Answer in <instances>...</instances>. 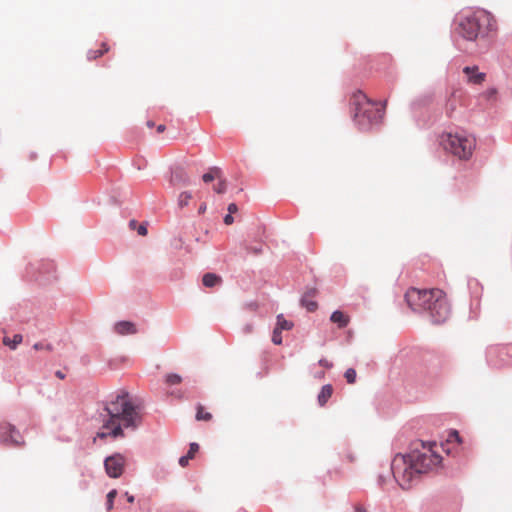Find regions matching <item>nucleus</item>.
Instances as JSON below:
<instances>
[{
    "label": "nucleus",
    "mask_w": 512,
    "mask_h": 512,
    "mask_svg": "<svg viewBox=\"0 0 512 512\" xmlns=\"http://www.w3.org/2000/svg\"><path fill=\"white\" fill-rule=\"evenodd\" d=\"M436 442L417 441L407 454L398 453L391 462V471L395 481L402 489H410L422 474L438 467L442 457Z\"/></svg>",
    "instance_id": "nucleus-1"
},
{
    "label": "nucleus",
    "mask_w": 512,
    "mask_h": 512,
    "mask_svg": "<svg viewBox=\"0 0 512 512\" xmlns=\"http://www.w3.org/2000/svg\"><path fill=\"white\" fill-rule=\"evenodd\" d=\"M104 410L106 414L97 432L99 438L122 437L123 429H135L141 423L140 405L125 391L119 393L114 400L107 402Z\"/></svg>",
    "instance_id": "nucleus-2"
},
{
    "label": "nucleus",
    "mask_w": 512,
    "mask_h": 512,
    "mask_svg": "<svg viewBox=\"0 0 512 512\" xmlns=\"http://www.w3.org/2000/svg\"><path fill=\"white\" fill-rule=\"evenodd\" d=\"M456 32L468 41H476L485 38L497 30V22L494 16L483 9L466 12L457 20Z\"/></svg>",
    "instance_id": "nucleus-3"
},
{
    "label": "nucleus",
    "mask_w": 512,
    "mask_h": 512,
    "mask_svg": "<svg viewBox=\"0 0 512 512\" xmlns=\"http://www.w3.org/2000/svg\"><path fill=\"white\" fill-rule=\"evenodd\" d=\"M435 299L436 306L433 307L441 318H448L450 314V306L446 298V294L441 289H418L410 288L405 294V300L408 306L415 312H427L428 300Z\"/></svg>",
    "instance_id": "nucleus-4"
},
{
    "label": "nucleus",
    "mask_w": 512,
    "mask_h": 512,
    "mask_svg": "<svg viewBox=\"0 0 512 512\" xmlns=\"http://www.w3.org/2000/svg\"><path fill=\"white\" fill-rule=\"evenodd\" d=\"M353 118L361 127L379 123L384 117V106L380 108L370 101L362 91H356L350 98Z\"/></svg>",
    "instance_id": "nucleus-5"
},
{
    "label": "nucleus",
    "mask_w": 512,
    "mask_h": 512,
    "mask_svg": "<svg viewBox=\"0 0 512 512\" xmlns=\"http://www.w3.org/2000/svg\"><path fill=\"white\" fill-rule=\"evenodd\" d=\"M439 143L446 152L460 160L470 159L476 147V139L464 132H444Z\"/></svg>",
    "instance_id": "nucleus-6"
},
{
    "label": "nucleus",
    "mask_w": 512,
    "mask_h": 512,
    "mask_svg": "<svg viewBox=\"0 0 512 512\" xmlns=\"http://www.w3.org/2000/svg\"><path fill=\"white\" fill-rule=\"evenodd\" d=\"M0 441L6 445L20 447L24 445V440L15 426L10 423L0 424Z\"/></svg>",
    "instance_id": "nucleus-7"
},
{
    "label": "nucleus",
    "mask_w": 512,
    "mask_h": 512,
    "mask_svg": "<svg viewBox=\"0 0 512 512\" xmlns=\"http://www.w3.org/2000/svg\"><path fill=\"white\" fill-rule=\"evenodd\" d=\"M125 465L126 459L119 453L107 457L104 461L106 473L111 478L120 477L124 471Z\"/></svg>",
    "instance_id": "nucleus-8"
},
{
    "label": "nucleus",
    "mask_w": 512,
    "mask_h": 512,
    "mask_svg": "<svg viewBox=\"0 0 512 512\" xmlns=\"http://www.w3.org/2000/svg\"><path fill=\"white\" fill-rule=\"evenodd\" d=\"M317 295V289L316 288H309L305 291L301 298V304L309 311L314 312L318 308L317 302L314 300V298Z\"/></svg>",
    "instance_id": "nucleus-9"
},
{
    "label": "nucleus",
    "mask_w": 512,
    "mask_h": 512,
    "mask_svg": "<svg viewBox=\"0 0 512 512\" xmlns=\"http://www.w3.org/2000/svg\"><path fill=\"white\" fill-rule=\"evenodd\" d=\"M463 72L468 77V82L472 84H481L485 80V73L479 72V68L477 66H467L463 69Z\"/></svg>",
    "instance_id": "nucleus-10"
},
{
    "label": "nucleus",
    "mask_w": 512,
    "mask_h": 512,
    "mask_svg": "<svg viewBox=\"0 0 512 512\" xmlns=\"http://www.w3.org/2000/svg\"><path fill=\"white\" fill-rule=\"evenodd\" d=\"M170 182L174 186H186L190 183V178L183 169L179 168L173 171Z\"/></svg>",
    "instance_id": "nucleus-11"
},
{
    "label": "nucleus",
    "mask_w": 512,
    "mask_h": 512,
    "mask_svg": "<svg viewBox=\"0 0 512 512\" xmlns=\"http://www.w3.org/2000/svg\"><path fill=\"white\" fill-rule=\"evenodd\" d=\"M114 330L119 335L135 334L137 332L135 324L129 321H120L116 323Z\"/></svg>",
    "instance_id": "nucleus-12"
},
{
    "label": "nucleus",
    "mask_w": 512,
    "mask_h": 512,
    "mask_svg": "<svg viewBox=\"0 0 512 512\" xmlns=\"http://www.w3.org/2000/svg\"><path fill=\"white\" fill-rule=\"evenodd\" d=\"M330 320L337 324L339 328H345L349 324L350 318L342 311L337 310L332 313Z\"/></svg>",
    "instance_id": "nucleus-13"
},
{
    "label": "nucleus",
    "mask_w": 512,
    "mask_h": 512,
    "mask_svg": "<svg viewBox=\"0 0 512 512\" xmlns=\"http://www.w3.org/2000/svg\"><path fill=\"white\" fill-rule=\"evenodd\" d=\"M333 393V387L330 384L324 385L318 395V403L320 406H324L327 401L331 398Z\"/></svg>",
    "instance_id": "nucleus-14"
},
{
    "label": "nucleus",
    "mask_w": 512,
    "mask_h": 512,
    "mask_svg": "<svg viewBox=\"0 0 512 512\" xmlns=\"http://www.w3.org/2000/svg\"><path fill=\"white\" fill-rule=\"evenodd\" d=\"M108 51H109V46L107 45V43L103 42V43H101L100 49L89 50L87 53V58L89 60H95V59L101 57L102 55H104L105 53H107Z\"/></svg>",
    "instance_id": "nucleus-15"
},
{
    "label": "nucleus",
    "mask_w": 512,
    "mask_h": 512,
    "mask_svg": "<svg viewBox=\"0 0 512 512\" xmlns=\"http://www.w3.org/2000/svg\"><path fill=\"white\" fill-rule=\"evenodd\" d=\"M203 285L206 287H214L221 283V278L213 273H206L202 278Z\"/></svg>",
    "instance_id": "nucleus-16"
},
{
    "label": "nucleus",
    "mask_w": 512,
    "mask_h": 512,
    "mask_svg": "<svg viewBox=\"0 0 512 512\" xmlns=\"http://www.w3.org/2000/svg\"><path fill=\"white\" fill-rule=\"evenodd\" d=\"M435 304H436V301L434 298L431 300H428L427 306H430L431 308H427V313L429 314V316L433 319V321L435 323L444 322L447 318H441V316H439L436 313V310L433 309V307L436 306Z\"/></svg>",
    "instance_id": "nucleus-17"
},
{
    "label": "nucleus",
    "mask_w": 512,
    "mask_h": 512,
    "mask_svg": "<svg viewBox=\"0 0 512 512\" xmlns=\"http://www.w3.org/2000/svg\"><path fill=\"white\" fill-rule=\"evenodd\" d=\"M23 338L20 334H15L12 339L8 336L3 338V344L8 346L10 349L15 350L17 346L22 342Z\"/></svg>",
    "instance_id": "nucleus-18"
},
{
    "label": "nucleus",
    "mask_w": 512,
    "mask_h": 512,
    "mask_svg": "<svg viewBox=\"0 0 512 512\" xmlns=\"http://www.w3.org/2000/svg\"><path fill=\"white\" fill-rule=\"evenodd\" d=\"M222 174L220 168L218 167H212L210 170L205 173L202 177L203 181L205 183H209L215 179H220V175Z\"/></svg>",
    "instance_id": "nucleus-19"
},
{
    "label": "nucleus",
    "mask_w": 512,
    "mask_h": 512,
    "mask_svg": "<svg viewBox=\"0 0 512 512\" xmlns=\"http://www.w3.org/2000/svg\"><path fill=\"white\" fill-rule=\"evenodd\" d=\"M453 442H456L458 444H460L462 442L461 437H460L458 431H456V430H452L449 432L447 440H446V444H441L440 447L449 453V449H446L445 447H446V445L453 443Z\"/></svg>",
    "instance_id": "nucleus-20"
},
{
    "label": "nucleus",
    "mask_w": 512,
    "mask_h": 512,
    "mask_svg": "<svg viewBox=\"0 0 512 512\" xmlns=\"http://www.w3.org/2000/svg\"><path fill=\"white\" fill-rule=\"evenodd\" d=\"M196 419L198 421H210L212 419V414L205 411L202 405L197 406Z\"/></svg>",
    "instance_id": "nucleus-21"
},
{
    "label": "nucleus",
    "mask_w": 512,
    "mask_h": 512,
    "mask_svg": "<svg viewBox=\"0 0 512 512\" xmlns=\"http://www.w3.org/2000/svg\"><path fill=\"white\" fill-rule=\"evenodd\" d=\"M292 327H293L292 322L287 321L283 317V315L280 314L277 316V324H276L277 329L283 331V330H290Z\"/></svg>",
    "instance_id": "nucleus-22"
},
{
    "label": "nucleus",
    "mask_w": 512,
    "mask_h": 512,
    "mask_svg": "<svg viewBox=\"0 0 512 512\" xmlns=\"http://www.w3.org/2000/svg\"><path fill=\"white\" fill-rule=\"evenodd\" d=\"M217 180H218V183L216 185H214V187H213L214 191L218 194L225 193V191L227 189V183H226V180L222 178V174L220 175V179H217Z\"/></svg>",
    "instance_id": "nucleus-23"
},
{
    "label": "nucleus",
    "mask_w": 512,
    "mask_h": 512,
    "mask_svg": "<svg viewBox=\"0 0 512 512\" xmlns=\"http://www.w3.org/2000/svg\"><path fill=\"white\" fill-rule=\"evenodd\" d=\"M192 198V195L190 192H182L179 197H178V205L179 207H184L186 205H188L189 201L191 200Z\"/></svg>",
    "instance_id": "nucleus-24"
},
{
    "label": "nucleus",
    "mask_w": 512,
    "mask_h": 512,
    "mask_svg": "<svg viewBox=\"0 0 512 512\" xmlns=\"http://www.w3.org/2000/svg\"><path fill=\"white\" fill-rule=\"evenodd\" d=\"M181 381H182V378L178 374L172 373V374H168L166 376V383L168 385H177V384L181 383Z\"/></svg>",
    "instance_id": "nucleus-25"
},
{
    "label": "nucleus",
    "mask_w": 512,
    "mask_h": 512,
    "mask_svg": "<svg viewBox=\"0 0 512 512\" xmlns=\"http://www.w3.org/2000/svg\"><path fill=\"white\" fill-rule=\"evenodd\" d=\"M117 496V491L115 489L111 490L107 494V510L111 511L113 508L114 499Z\"/></svg>",
    "instance_id": "nucleus-26"
},
{
    "label": "nucleus",
    "mask_w": 512,
    "mask_h": 512,
    "mask_svg": "<svg viewBox=\"0 0 512 512\" xmlns=\"http://www.w3.org/2000/svg\"><path fill=\"white\" fill-rule=\"evenodd\" d=\"M344 376L349 384H353L356 380V371L353 368H349L346 370Z\"/></svg>",
    "instance_id": "nucleus-27"
},
{
    "label": "nucleus",
    "mask_w": 512,
    "mask_h": 512,
    "mask_svg": "<svg viewBox=\"0 0 512 512\" xmlns=\"http://www.w3.org/2000/svg\"><path fill=\"white\" fill-rule=\"evenodd\" d=\"M281 333L282 331L277 329L275 327V329L273 330V334H272V342L275 344V345H280L282 344V336H281Z\"/></svg>",
    "instance_id": "nucleus-28"
},
{
    "label": "nucleus",
    "mask_w": 512,
    "mask_h": 512,
    "mask_svg": "<svg viewBox=\"0 0 512 512\" xmlns=\"http://www.w3.org/2000/svg\"><path fill=\"white\" fill-rule=\"evenodd\" d=\"M198 450H199V445L197 443H191L187 454L189 455V457L194 458L195 454L198 452Z\"/></svg>",
    "instance_id": "nucleus-29"
},
{
    "label": "nucleus",
    "mask_w": 512,
    "mask_h": 512,
    "mask_svg": "<svg viewBox=\"0 0 512 512\" xmlns=\"http://www.w3.org/2000/svg\"><path fill=\"white\" fill-rule=\"evenodd\" d=\"M193 459L192 457H189L188 454L182 456L180 459H179V464L180 466L182 467H186L188 464H189V461Z\"/></svg>",
    "instance_id": "nucleus-30"
},
{
    "label": "nucleus",
    "mask_w": 512,
    "mask_h": 512,
    "mask_svg": "<svg viewBox=\"0 0 512 512\" xmlns=\"http://www.w3.org/2000/svg\"><path fill=\"white\" fill-rule=\"evenodd\" d=\"M193 459L192 457H189L188 454L182 456L180 459H179V464L180 466L182 467H186L188 464H189V461Z\"/></svg>",
    "instance_id": "nucleus-31"
},
{
    "label": "nucleus",
    "mask_w": 512,
    "mask_h": 512,
    "mask_svg": "<svg viewBox=\"0 0 512 512\" xmlns=\"http://www.w3.org/2000/svg\"><path fill=\"white\" fill-rule=\"evenodd\" d=\"M245 309L250 311H256L258 309V304L256 302H250L245 304Z\"/></svg>",
    "instance_id": "nucleus-32"
},
{
    "label": "nucleus",
    "mask_w": 512,
    "mask_h": 512,
    "mask_svg": "<svg viewBox=\"0 0 512 512\" xmlns=\"http://www.w3.org/2000/svg\"><path fill=\"white\" fill-rule=\"evenodd\" d=\"M237 211H238V207H237V205L235 203L229 204V206H228V212L229 213L228 214L232 215V214L236 213Z\"/></svg>",
    "instance_id": "nucleus-33"
},
{
    "label": "nucleus",
    "mask_w": 512,
    "mask_h": 512,
    "mask_svg": "<svg viewBox=\"0 0 512 512\" xmlns=\"http://www.w3.org/2000/svg\"><path fill=\"white\" fill-rule=\"evenodd\" d=\"M137 231H138V234L141 235V236H146L147 235V228L143 224L138 227Z\"/></svg>",
    "instance_id": "nucleus-34"
},
{
    "label": "nucleus",
    "mask_w": 512,
    "mask_h": 512,
    "mask_svg": "<svg viewBox=\"0 0 512 512\" xmlns=\"http://www.w3.org/2000/svg\"><path fill=\"white\" fill-rule=\"evenodd\" d=\"M319 365L322 366V367H325V368H331L332 367V363H330L326 359H320L319 360Z\"/></svg>",
    "instance_id": "nucleus-35"
},
{
    "label": "nucleus",
    "mask_w": 512,
    "mask_h": 512,
    "mask_svg": "<svg viewBox=\"0 0 512 512\" xmlns=\"http://www.w3.org/2000/svg\"><path fill=\"white\" fill-rule=\"evenodd\" d=\"M234 219L232 217L231 214H227L225 217H224V223L226 225H231L233 223Z\"/></svg>",
    "instance_id": "nucleus-36"
},
{
    "label": "nucleus",
    "mask_w": 512,
    "mask_h": 512,
    "mask_svg": "<svg viewBox=\"0 0 512 512\" xmlns=\"http://www.w3.org/2000/svg\"><path fill=\"white\" fill-rule=\"evenodd\" d=\"M354 512H367V510L360 504L355 505Z\"/></svg>",
    "instance_id": "nucleus-37"
},
{
    "label": "nucleus",
    "mask_w": 512,
    "mask_h": 512,
    "mask_svg": "<svg viewBox=\"0 0 512 512\" xmlns=\"http://www.w3.org/2000/svg\"><path fill=\"white\" fill-rule=\"evenodd\" d=\"M456 106L454 103H450V100L448 101V104H447V110L448 112H453L455 110Z\"/></svg>",
    "instance_id": "nucleus-38"
},
{
    "label": "nucleus",
    "mask_w": 512,
    "mask_h": 512,
    "mask_svg": "<svg viewBox=\"0 0 512 512\" xmlns=\"http://www.w3.org/2000/svg\"><path fill=\"white\" fill-rule=\"evenodd\" d=\"M252 331H253V326H252L251 324H248V325H246V326L244 327V332H245L246 334H249V333H251Z\"/></svg>",
    "instance_id": "nucleus-39"
},
{
    "label": "nucleus",
    "mask_w": 512,
    "mask_h": 512,
    "mask_svg": "<svg viewBox=\"0 0 512 512\" xmlns=\"http://www.w3.org/2000/svg\"><path fill=\"white\" fill-rule=\"evenodd\" d=\"M385 482H386V478L384 476H382V475H379V477H378L379 485L383 486L385 484Z\"/></svg>",
    "instance_id": "nucleus-40"
},
{
    "label": "nucleus",
    "mask_w": 512,
    "mask_h": 512,
    "mask_svg": "<svg viewBox=\"0 0 512 512\" xmlns=\"http://www.w3.org/2000/svg\"><path fill=\"white\" fill-rule=\"evenodd\" d=\"M125 497L127 498V501L130 503L134 502V496L130 495L128 492L125 493Z\"/></svg>",
    "instance_id": "nucleus-41"
},
{
    "label": "nucleus",
    "mask_w": 512,
    "mask_h": 512,
    "mask_svg": "<svg viewBox=\"0 0 512 512\" xmlns=\"http://www.w3.org/2000/svg\"><path fill=\"white\" fill-rule=\"evenodd\" d=\"M165 129H166V127H165V125H163V124H160V125H158V126H157V132H158V133H162V132H164V131H165Z\"/></svg>",
    "instance_id": "nucleus-42"
},
{
    "label": "nucleus",
    "mask_w": 512,
    "mask_h": 512,
    "mask_svg": "<svg viewBox=\"0 0 512 512\" xmlns=\"http://www.w3.org/2000/svg\"><path fill=\"white\" fill-rule=\"evenodd\" d=\"M33 347H34V349H36V350H40V349H42L44 346H43V344H42V343H36V344H34V346H33Z\"/></svg>",
    "instance_id": "nucleus-43"
},
{
    "label": "nucleus",
    "mask_w": 512,
    "mask_h": 512,
    "mask_svg": "<svg viewBox=\"0 0 512 512\" xmlns=\"http://www.w3.org/2000/svg\"><path fill=\"white\" fill-rule=\"evenodd\" d=\"M56 376H57L58 378H60V379H64V378H65L64 373H62L61 371H57V372H56Z\"/></svg>",
    "instance_id": "nucleus-44"
},
{
    "label": "nucleus",
    "mask_w": 512,
    "mask_h": 512,
    "mask_svg": "<svg viewBox=\"0 0 512 512\" xmlns=\"http://www.w3.org/2000/svg\"><path fill=\"white\" fill-rule=\"evenodd\" d=\"M206 210V205L205 204H202L199 208V213H204Z\"/></svg>",
    "instance_id": "nucleus-45"
},
{
    "label": "nucleus",
    "mask_w": 512,
    "mask_h": 512,
    "mask_svg": "<svg viewBox=\"0 0 512 512\" xmlns=\"http://www.w3.org/2000/svg\"><path fill=\"white\" fill-rule=\"evenodd\" d=\"M136 224H137V222L135 220H131L130 223H129V226L131 228H135Z\"/></svg>",
    "instance_id": "nucleus-46"
},
{
    "label": "nucleus",
    "mask_w": 512,
    "mask_h": 512,
    "mask_svg": "<svg viewBox=\"0 0 512 512\" xmlns=\"http://www.w3.org/2000/svg\"><path fill=\"white\" fill-rule=\"evenodd\" d=\"M147 126H148L149 128L154 127V122H153V121H151V120L147 121Z\"/></svg>",
    "instance_id": "nucleus-47"
}]
</instances>
